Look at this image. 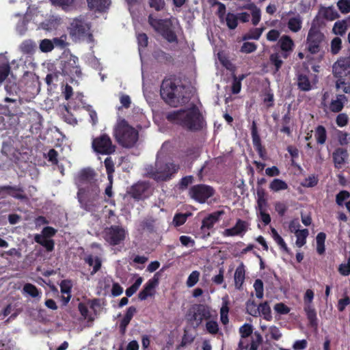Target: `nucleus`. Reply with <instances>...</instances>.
Wrapping results in <instances>:
<instances>
[{
    "label": "nucleus",
    "instance_id": "1",
    "mask_svg": "<svg viewBox=\"0 0 350 350\" xmlns=\"http://www.w3.org/2000/svg\"><path fill=\"white\" fill-rule=\"evenodd\" d=\"M165 118L169 122L191 132L200 131L206 126L205 118L195 104L188 108L169 111Z\"/></svg>",
    "mask_w": 350,
    "mask_h": 350
},
{
    "label": "nucleus",
    "instance_id": "2",
    "mask_svg": "<svg viewBox=\"0 0 350 350\" xmlns=\"http://www.w3.org/2000/svg\"><path fill=\"white\" fill-rule=\"evenodd\" d=\"M160 94L165 103L177 107L187 103L190 100L186 86L176 84L171 78H165L161 85Z\"/></svg>",
    "mask_w": 350,
    "mask_h": 350
},
{
    "label": "nucleus",
    "instance_id": "3",
    "mask_svg": "<svg viewBox=\"0 0 350 350\" xmlns=\"http://www.w3.org/2000/svg\"><path fill=\"white\" fill-rule=\"evenodd\" d=\"M180 165L174 162L157 161L154 166L147 168V175L149 178L157 182H165L171 180L178 173Z\"/></svg>",
    "mask_w": 350,
    "mask_h": 350
},
{
    "label": "nucleus",
    "instance_id": "4",
    "mask_svg": "<svg viewBox=\"0 0 350 350\" xmlns=\"http://www.w3.org/2000/svg\"><path fill=\"white\" fill-rule=\"evenodd\" d=\"M113 135L118 143L125 148L133 147L139 137L138 131L130 126L124 119L118 122L114 129Z\"/></svg>",
    "mask_w": 350,
    "mask_h": 350
},
{
    "label": "nucleus",
    "instance_id": "5",
    "mask_svg": "<svg viewBox=\"0 0 350 350\" xmlns=\"http://www.w3.org/2000/svg\"><path fill=\"white\" fill-rule=\"evenodd\" d=\"M148 21L154 30L169 43L176 44L178 43V36L172 28L170 19H159L154 18L152 14H150Z\"/></svg>",
    "mask_w": 350,
    "mask_h": 350
},
{
    "label": "nucleus",
    "instance_id": "6",
    "mask_svg": "<svg viewBox=\"0 0 350 350\" xmlns=\"http://www.w3.org/2000/svg\"><path fill=\"white\" fill-rule=\"evenodd\" d=\"M318 16H317L312 23L306 38L307 50L312 55L320 52L322 44L325 38L324 33L315 25Z\"/></svg>",
    "mask_w": 350,
    "mask_h": 350
},
{
    "label": "nucleus",
    "instance_id": "7",
    "mask_svg": "<svg viewBox=\"0 0 350 350\" xmlns=\"http://www.w3.org/2000/svg\"><path fill=\"white\" fill-rule=\"evenodd\" d=\"M92 148L94 151L102 155H111L116 152V146L113 144L111 137L106 133L93 138Z\"/></svg>",
    "mask_w": 350,
    "mask_h": 350
},
{
    "label": "nucleus",
    "instance_id": "8",
    "mask_svg": "<svg viewBox=\"0 0 350 350\" xmlns=\"http://www.w3.org/2000/svg\"><path fill=\"white\" fill-rule=\"evenodd\" d=\"M68 29L69 34L75 42L83 40L87 36H92L90 33V26L81 18L73 19Z\"/></svg>",
    "mask_w": 350,
    "mask_h": 350
},
{
    "label": "nucleus",
    "instance_id": "9",
    "mask_svg": "<svg viewBox=\"0 0 350 350\" xmlns=\"http://www.w3.org/2000/svg\"><path fill=\"white\" fill-rule=\"evenodd\" d=\"M92 192L94 193L92 196L84 188H79L77 192V198L81 207L89 212L94 211L96 206V201L98 193V187L96 185H93Z\"/></svg>",
    "mask_w": 350,
    "mask_h": 350
},
{
    "label": "nucleus",
    "instance_id": "10",
    "mask_svg": "<svg viewBox=\"0 0 350 350\" xmlns=\"http://www.w3.org/2000/svg\"><path fill=\"white\" fill-rule=\"evenodd\" d=\"M126 232L120 226L113 225L104 230L103 238L111 246L122 243L126 238Z\"/></svg>",
    "mask_w": 350,
    "mask_h": 350
},
{
    "label": "nucleus",
    "instance_id": "11",
    "mask_svg": "<svg viewBox=\"0 0 350 350\" xmlns=\"http://www.w3.org/2000/svg\"><path fill=\"white\" fill-rule=\"evenodd\" d=\"M215 194L213 187L204 184H198L190 187L189 196L199 203H204Z\"/></svg>",
    "mask_w": 350,
    "mask_h": 350
},
{
    "label": "nucleus",
    "instance_id": "12",
    "mask_svg": "<svg viewBox=\"0 0 350 350\" xmlns=\"http://www.w3.org/2000/svg\"><path fill=\"white\" fill-rule=\"evenodd\" d=\"M79 59L75 55H70L66 59L62 61V71L64 75L69 76L71 79L80 77L81 70L78 65Z\"/></svg>",
    "mask_w": 350,
    "mask_h": 350
},
{
    "label": "nucleus",
    "instance_id": "13",
    "mask_svg": "<svg viewBox=\"0 0 350 350\" xmlns=\"http://www.w3.org/2000/svg\"><path fill=\"white\" fill-rule=\"evenodd\" d=\"M313 298L314 292L311 289H308L304 295V311L309 321V325L312 328L317 329L318 326V320L316 310L312 305Z\"/></svg>",
    "mask_w": 350,
    "mask_h": 350
},
{
    "label": "nucleus",
    "instance_id": "14",
    "mask_svg": "<svg viewBox=\"0 0 350 350\" xmlns=\"http://www.w3.org/2000/svg\"><path fill=\"white\" fill-rule=\"evenodd\" d=\"M224 213L225 212L223 210L217 211L208 215L202 219L200 230L203 234L204 238L211 235L209 230L220 220V217L224 215Z\"/></svg>",
    "mask_w": 350,
    "mask_h": 350
},
{
    "label": "nucleus",
    "instance_id": "15",
    "mask_svg": "<svg viewBox=\"0 0 350 350\" xmlns=\"http://www.w3.org/2000/svg\"><path fill=\"white\" fill-rule=\"evenodd\" d=\"M193 314L191 321H197V327L199 326L202 321L208 320L211 317L209 306L206 304H195L192 306Z\"/></svg>",
    "mask_w": 350,
    "mask_h": 350
},
{
    "label": "nucleus",
    "instance_id": "16",
    "mask_svg": "<svg viewBox=\"0 0 350 350\" xmlns=\"http://www.w3.org/2000/svg\"><path fill=\"white\" fill-rule=\"evenodd\" d=\"M159 272H157L153 278L144 284L143 289L138 294L139 299L141 301L146 300L148 297L154 295V288L159 283Z\"/></svg>",
    "mask_w": 350,
    "mask_h": 350
},
{
    "label": "nucleus",
    "instance_id": "17",
    "mask_svg": "<svg viewBox=\"0 0 350 350\" xmlns=\"http://www.w3.org/2000/svg\"><path fill=\"white\" fill-rule=\"evenodd\" d=\"M249 224L247 221L238 219L235 225L230 228L225 229L222 232L224 237H243L248 230Z\"/></svg>",
    "mask_w": 350,
    "mask_h": 350
},
{
    "label": "nucleus",
    "instance_id": "18",
    "mask_svg": "<svg viewBox=\"0 0 350 350\" xmlns=\"http://www.w3.org/2000/svg\"><path fill=\"white\" fill-rule=\"evenodd\" d=\"M251 135L253 146L256 151L262 159L265 160L267 159V152L264 146L262 145L260 137L258 132L256 122L254 120L252 122L251 127Z\"/></svg>",
    "mask_w": 350,
    "mask_h": 350
},
{
    "label": "nucleus",
    "instance_id": "19",
    "mask_svg": "<svg viewBox=\"0 0 350 350\" xmlns=\"http://www.w3.org/2000/svg\"><path fill=\"white\" fill-rule=\"evenodd\" d=\"M349 152L345 148H336L332 152V158L336 169H341L349 160Z\"/></svg>",
    "mask_w": 350,
    "mask_h": 350
},
{
    "label": "nucleus",
    "instance_id": "20",
    "mask_svg": "<svg viewBox=\"0 0 350 350\" xmlns=\"http://www.w3.org/2000/svg\"><path fill=\"white\" fill-rule=\"evenodd\" d=\"M262 342L261 334L256 332L252 336L250 344L248 343L247 338H241L239 342L237 350H257Z\"/></svg>",
    "mask_w": 350,
    "mask_h": 350
},
{
    "label": "nucleus",
    "instance_id": "21",
    "mask_svg": "<svg viewBox=\"0 0 350 350\" xmlns=\"http://www.w3.org/2000/svg\"><path fill=\"white\" fill-rule=\"evenodd\" d=\"M350 68V57L338 59L332 66L334 77H345V72Z\"/></svg>",
    "mask_w": 350,
    "mask_h": 350
},
{
    "label": "nucleus",
    "instance_id": "22",
    "mask_svg": "<svg viewBox=\"0 0 350 350\" xmlns=\"http://www.w3.org/2000/svg\"><path fill=\"white\" fill-rule=\"evenodd\" d=\"M278 44L282 51V57L284 59H287L293 51L295 46L293 40L289 36L283 35L279 39Z\"/></svg>",
    "mask_w": 350,
    "mask_h": 350
},
{
    "label": "nucleus",
    "instance_id": "23",
    "mask_svg": "<svg viewBox=\"0 0 350 350\" xmlns=\"http://www.w3.org/2000/svg\"><path fill=\"white\" fill-rule=\"evenodd\" d=\"M0 190L5 191L8 196L21 201H28L29 200L24 189L21 187L5 185L1 187Z\"/></svg>",
    "mask_w": 350,
    "mask_h": 350
},
{
    "label": "nucleus",
    "instance_id": "24",
    "mask_svg": "<svg viewBox=\"0 0 350 350\" xmlns=\"http://www.w3.org/2000/svg\"><path fill=\"white\" fill-rule=\"evenodd\" d=\"M149 187L145 183H137L133 185L129 191L130 196L135 200H142L147 197L146 191Z\"/></svg>",
    "mask_w": 350,
    "mask_h": 350
},
{
    "label": "nucleus",
    "instance_id": "25",
    "mask_svg": "<svg viewBox=\"0 0 350 350\" xmlns=\"http://www.w3.org/2000/svg\"><path fill=\"white\" fill-rule=\"evenodd\" d=\"M96 173L93 169L84 168L77 176V180L81 184L90 183L93 187L95 184Z\"/></svg>",
    "mask_w": 350,
    "mask_h": 350
},
{
    "label": "nucleus",
    "instance_id": "26",
    "mask_svg": "<svg viewBox=\"0 0 350 350\" xmlns=\"http://www.w3.org/2000/svg\"><path fill=\"white\" fill-rule=\"evenodd\" d=\"M245 265L243 262H241L236 269L234 275V286L235 288L238 290H241L242 288L243 284L245 281Z\"/></svg>",
    "mask_w": 350,
    "mask_h": 350
},
{
    "label": "nucleus",
    "instance_id": "27",
    "mask_svg": "<svg viewBox=\"0 0 350 350\" xmlns=\"http://www.w3.org/2000/svg\"><path fill=\"white\" fill-rule=\"evenodd\" d=\"M346 101H347V98L345 94L337 95L336 99L331 101L329 107V110L334 113L341 111Z\"/></svg>",
    "mask_w": 350,
    "mask_h": 350
},
{
    "label": "nucleus",
    "instance_id": "28",
    "mask_svg": "<svg viewBox=\"0 0 350 350\" xmlns=\"http://www.w3.org/2000/svg\"><path fill=\"white\" fill-rule=\"evenodd\" d=\"M85 262L90 267H93L90 275H93L98 272L102 266V260L98 256H94L92 254L88 255L85 258Z\"/></svg>",
    "mask_w": 350,
    "mask_h": 350
},
{
    "label": "nucleus",
    "instance_id": "29",
    "mask_svg": "<svg viewBox=\"0 0 350 350\" xmlns=\"http://www.w3.org/2000/svg\"><path fill=\"white\" fill-rule=\"evenodd\" d=\"M319 14L327 21H334L340 17L338 12L332 6L323 7L320 9Z\"/></svg>",
    "mask_w": 350,
    "mask_h": 350
},
{
    "label": "nucleus",
    "instance_id": "30",
    "mask_svg": "<svg viewBox=\"0 0 350 350\" xmlns=\"http://www.w3.org/2000/svg\"><path fill=\"white\" fill-rule=\"evenodd\" d=\"M245 8L251 11L252 23L254 26H256L261 19V11L255 3H251L245 6Z\"/></svg>",
    "mask_w": 350,
    "mask_h": 350
},
{
    "label": "nucleus",
    "instance_id": "31",
    "mask_svg": "<svg viewBox=\"0 0 350 350\" xmlns=\"http://www.w3.org/2000/svg\"><path fill=\"white\" fill-rule=\"evenodd\" d=\"M157 219L152 217L144 218L140 223V227L143 230L150 233L154 232L157 229Z\"/></svg>",
    "mask_w": 350,
    "mask_h": 350
},
{
    "label": "nucleus",
    "instance_id": "32",
    "mask_svg": "<svg viewBox=\"0 0 350 350\" xmlns=\"http://www.w3.org/2000/svg\"><path fill=\"white\" fill-rule=\"evenodd\" d=\"M265 29V28L264 27L252 28L248 31V32L243 35L242 40L244 41L249 40H258L260 38Z\"/></svg>",
    "mask_w": 350,
    "mask_h": 350
},
{
    "label": "nucleus",
    "instance_id": "33",
    "mask_svg": "<svg viewBox=\"0 0 350 350\" xmlns=\"http://www.w3.org/2000/svg\"><path fill=\"white\" fill-rule=\"evenodd\" d=\"M297 87L304 92H308L312 90V85L308 77L304 74L297 75Z\"/></svg>",
    "mask_w": 350,
    "mask_h": 350
},
{
    "label": "nucleus",
    "instance_id": "34",
    "mask_svg": "<svg viewBox=\"0 0 350 350\" xmlns=\"http://www.w3.org/2000/svg\"><path fill=\"white\" fill-rule=\"evenodd\" d=\"M288 28L293 32H298L302 27V18L299 14L289 18L287 23Z\"/></svg>",
    "mask_w": 350,
    "mask_h": 350
},
{
    "label": "nucleus",
    "instance_id": "35",
    "mask_svg": "<svg viewBox=\"0 0 350 350\" xmlns=\"http://www.w3.org/2000/svg\"><path fill=\"white\" fill-rule=\"evenodd\" d=\"M10 72L9 62L5 58L0 59V84L8 77Z\"/></svg>",
    "mask_w": 350,
    "mask_h": 350
},
{
    "label": "nucleus",
    "instance_id": "36",
    "mask_svg": "<svg viewBox=\"0 0 350 350\" xmlns=\"http://www.w3.org/2000/svg\"><path fill=\"white\" fill-rule=\"evenodd\" d=\"M259 316H262L266 321L272 320L271 310L268 301H265L258 305Z\"/></svg>",
    "mask_w": 350,
    "mask_h": 350
},
{
    "label": "nucleus",
    "instance_id": "37",
    "mask_svg": "<svg viewBox=\"0 0 350 350\" xmlns=\"http://www.w3.org/2000/svg\"><path fill=\"white\" fill-rule=\"evenodd\" d=\"M282 55L279 53H271L269 56V62L274 66L273 73H277L283 65V61L281 59Z\"/></svg>",
    "mask_w": 350,
    "mask_h": 350
},
{
    "label": "nucleus",
    "instance_id": "38",
    "mask_svg": "<svg viewBox=\"0 0 350 350\" xmlns=\"http://www.w3.org/2000/svg\"><path fill=\"white\" fill-rule=\"evenodd\" d=\"M315 139L318 144H324L327 140V131L323 125H319L315 129Z\"/></svg>",
    "mask_w": 350,
    "mask_h": 350
},
{
    "label": "nucleus",
    "instance_id": "39",
    "mask_svg": "<svg viewBox=\"0 0 350 350\" xmlns=\"http://www.w3.org/2000/svg\"><path fill=\"white\" fill-rule=\"evenodd\" d=\"M88 7L98 11H103L109 4V0H87Z\"/></svg>",
    "mask_w": 350,
    "mask_h": 350
},
{
    "label": "nucleus",
    "instance_id": "40",
    "mask_svg": "<svg viewBox=\"0 0 350 350\" xmlns=\"http://www.w3.org/2000/svg\"><path fill=\"white\" fill-rule=\"evenodd\" d=\"M347 23L346 20L336 21L332 28V32L335 35L343 36L347 30Z\"/></svg>",
    "mask_w": 350,
    "mask_h": 350
},
{
    "label": "nucleus",
    "instance_id": "41",
    "mask_svg": "<svg viewBox=\"0 0 350 350\" xmlns=\"http://www.w3.org/2000/svg\"><path fill=\"white\" fill-rule=\"evenodd\" d=\"M288 187L287 183L284 180L279 178L273 179L269 185V189L275 192L286 190Z\"/></svg>",
    "mask_w": 350,
    "mask_h": 350
},
{
    "label": "nucleus",
    "instance_id": "42",
    "mask_svg": "<svg viewBox=\"0 0 350 350\" xmlns=\"http://www.w3.org/2000/svg\"><path fill=\"white\" fill-rule=\"evenodd\" d=\"M326 239V234L321 232L318 233L316 237L317 241V252L319 254L321 255L325 253V241Z\"/></svg>",
    "mask_w": 350,
    "mask_h": 350
},
{
    "label": "nucleus",
    "instance_id": "43",
    "mask_svg": "<svg viewBox=\"0 0 350 350\" xmlns=\"http://www.w3.org/2000/svg\"><path fill=\"white\" fill-rule=\"evenodd\" d=\"M246 312L252 317L259 316L258 306L253 299H248L245 303Z\"/></svg>",
    "mask_w": 350,
    "mask_h": 350
},
{
    "label": "nucleus",
    "instance_id": "44",
    "mask_svg": "<svg viewBox=\"0 0 350 350\" xmlns=\"http://www.w3.org/2000/svg\"><path fill=\"white\" fill-rule=\"evenodd\" d=\"M36 46L33 42L27 40L23 41L20 45V50L24 54H32Z\"/></svg>",
    "mask_w": 350,
    "mask_h": 350
},
{
    "label": "nucleus",
    "instance_id": "45",
    "mask_svg": "<svg viewBox=\"0 0 350 350\" xmlns=\"http://www.w3.org/2000/svg\"><path fill=\"white\" fill-rule=\"evenodd\" d=\"M23 293H26L33 298L40 297V294L38 288L35 285L31 283H26L23 286Z\"/></svg>",
    "mask_w": 350,
    "mask_h": 350
},
{
    "label": "nucleus",
    "instance_id": "46",
    "mask_svg": "<svg viewBox=\"0 0 350 350\" xmlns=\"http://www.w3.org/2000/svg\"><path fill=\"white\" fill-rule=\"evenodd\" d=\"M308 234L309 231L306 228L301 230V231H299L297 234H295L297 237L296 245L297 247H301L306 244V239Z\"/></svg>",
    "mask_w": 350,
    "mask_h": 350
},
{
    "label": "nucleus",
    "instance_id": "47",
    "mask_svg": "<svg viewBox=\"0 0 350 350\" xmlns=\"http://www.w3.org/2000/svg\"><path fill=\"white\" fill-rule=\"evenodd\" d=\"M59 72H53L51 73H49L46 78L45 82L47 84L49 88L52 89L53 88H55L56 85L55 83L59 81Z\"/></svg>",
    "mask_w": 350,
    "mask_h": 350
},
{
    "label": "nucleus",
    "instance_id": "48",
    "mask_svg": "<svg viewBox=\"0 0 350 350\" xmlns=\"http://www.w3.org/2000/svg\"><path fill=\"white\" fill-rule=\"evenodd\" d=\"M226 22L230 29H234L238 25V17L235 14L228 12L226 16Z\"/></svg>",
    "mask_w": 350,
    "mask_h": 350
},
{
    "label": "nucleus",
    "instance_id": "49",
    "mask_svg": "<svg viewBox=\"0 0 350 350\" xmlns=\"http://www.w3.org/2000/svg\"><path fill=\"white\" fill-rule=\"evenodd\" d=\"M206 332L212 335H216L219 332V325L216 321L208 320L205 325Z\"/></svg>",
    "mask_w": 350,
    "mask_h": 350
},
{
    "label": "nucleus",
    "instance_id": "50",
    "mask_svg": "<svg viewBox=\"0 0 350 350\" xmlns=\"http://www.w3.org/2000/svg\"><path fill=\"white\" fill-rule=\"evenodd\" d=\"M319 178L317 176L312 174L306 178L301 183V185L304 187L310 188L317 185Z\"/></svg>",
    "mask_w": 350,
    "mask_h": 350
},
{
    "label": "nucleus",
    "instance_id": "51",
    "mask_svg": "<svg viewBox=\"0 0 350 350\" xmlns=\"http://www.w3.org/2000/svg\"><path fill=\"white\" fill-rule=\"evenodd\" d=\"M143 282V278L142 277H138L135 282L129 288H126L125 293L126 297H131L133 294H135L139 286H141Z\"/></svg>",
    "mask_w": 350,
    "mask_h": 350
},
{
    "label": "nucleus",
    "instance_id": "52",
    "mask_svg": "<svg viewBox=\"0 0 350 350\" xmlns=\"http://www.w3.org/2000/svg\"><path fill=\"white\" fill-rule=\"evenodd\" d=\"M106 172L109 180L112 179L113 174L115 171L114 163L111 157H107L104 161Z\"/></svg>",
    "mask_w": 350,
    "mask_h": 350
},
{
    "label": "nucleus",
    "instance_id": "53",
    "mask_svg": "<svg viewBox=\"0 0 350 350\" xmlns=\"http://www.w3.org/2000/svg\"><path fill=\"white\" fill-rule=\"evenodd\" d=\"M253 333V326L249 323H245L239 327V334L241 338H247Z\"/></svg>",
    "mask_w": 350,
    "mask_h": 350
},
{
    "label": "nucleus",
    "instance_id": "54",
    "mask_svg": "<svg viewBox=\"0 0 350 350\" xmlns=\"http://www.w3.org/2000/svg\"><path fill=\"white\" fill-rule=\"evenodd\" d=\"M153 57L159 62H165L171 59V56L165 51L158 49L154 51Z\"/></svg>",
    "mask_w": 350,
    "mask_h": 350
},
{
    "label": "nucleus",
    "instance_id": "55",
    "mask_svg": "<svg viewBox=\"0 0 350 350\" xmlns=\"http://www.w3.org/2000/svg\"><path fill=\"white\" fill-rule=\"evenodd\" d=\"M342 49V40L339 37L334 38L331 41V49L332 54H338Z\"/></svg>",
    "mask_w": 350,
    "mask_h": 350
},
{
    "label": "nucleus",
    "instance_id": "56",
    "mask_svg": "<svg viewBox=\"0 0 350 350\" xmlns=\"http://www.w3.org/2000/svg\"><path fill=\"white\" fill-rule=\"evenodd\" d=\"M254 288L256 296L258 299H262L264 295V284L260 279H256L254 283Z\"/></svg>",
    "mask_w": 350,
    "mask_h": 350
},
{
    "label": "nucleus",
    "instance_id": "57",
    "mask_svg": "<svg viewBox=\"0 0 350 350\" xmlns=\"http://www.w3.org/2000/svg\"><path fill=\"white\" fill-rule=\"evenodd\" d=\"M244 78V75H242L239 78H237L235 75L233 77L231 91L234 94H239L241 89V80Z\"/></svg>",
    "mask_w": 350,
    "mask_h": 350
},
{
    "label": "nucleus",
    "instance_id": "58",
    "mask_svg": "<svg viewBox=\"0 0 350 350\" xmlns=\"http://www.w3.org/2000/svg\"><path fill=\"white\" fill-rule=\"evenodd\" d=\"M149 6L157 12L162 11L165 7V0H148Z\"/></svg>",
    "mask_w": 350,
    "mask_h": 350
},
{
    "label": "nucleus",
    "instance_id": "59",
    "mask_svg": "<svg viewBox=\"0 0 350 350\" xmlns=\"http://www.w3.org/2000/svg\"><path fill=\"white\" fill-rule=\"evenodd\" d=\"M257 49V45L254 42H245L241 47L240 51L243 53H251Z\"/></svg>",
    "mask_w": 350,
    "mask_h": 350
},
{
    "label": "nucleus",
    "instance_id": "60",
    "mask_svg": "<svg viewBox=\"0 0 350 350\" xmlns=\"http://www.w3.org/2000/svg\"><path fill=\"white\" fill-rule=\"evenodd\" d=\"M60 291L62 294L70 295L72 284L69 280H63L60 283Z\"/></svg>",
    "mask_w": 350,
    "mask_h": 350
},
{
    "label": "nucleus",
    "instance_id": "61",
    "mask_svg": "<svg viewBox=\"0 0 350 350\" xmlns=\"http://www.w3.org/2000/svg\"><path fill=\"white\" fill-rule=\"evenodd\" d=\"M200 277V272L198 271H192L190 275H189L187 280V285L188 287H192L195 284H197V282L199 280Z\"/></svg>",
    "mask_w": 350,
    "mask_h": 350
},
{
    "label": "nucleus",
    "instance_id": "62",
    "mask_svg": "<svg viewBox=\"0 0 350 350\" xmlns=\"http://www.w3.org/2000/svg\"><path fill=\"white\" fill-rule=\"evenodd\" d=\"M187 215L184 213H176L173 218L174 226L178 227L183 225L187 221Z\"/></svg>",
    "mask_w": 350,
    "mask_h": 350
},
{
    "label": "nucleus",
    "instance_id": "63",
    "mask_svg": "<svg viewBox=\"0 0 350 350\" xmlns=\"http://www.w3.org/2000/svg\"><path fill=\"white\" fill-rule=\"evenodd\" d=\"M337 6L342 14L350 12V0H339Z\"/></svg>",
    "mask_w": 350,
    "mask_h": 350
},
{
    "label": "nucleus",
    "instance_id": "64",
    "mask_svg": "<svg viewBox=\"0 0 350 350\" xmlns=\"http://www.w3.org/2000/svg\"><path fill=\"white\" fill-rule=\"evenodd\" d=\"M338 271L344 276L350 275V257L347 260V263H342L339 265Z\"/></svg>",
    "mask_w": 350,
    "mask_h": 350
}]
</instances>
